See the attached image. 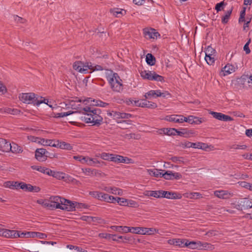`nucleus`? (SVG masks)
<instances>
[{
    "label": "nucleus",
    "instance_id": "nucleus-1",
    "mask_svg": "<svg viewBox=\"0 0 252 252\" xmlns=\"http://www.w3.org/2000/svg\"><path fill=\"white\" fill-rule=\"evenodd\" d=\"M83 110L85 112V116L81 117L86 123H91L92 126H99L102 123L103 118L100 115L101 110L99 108L86 106Z\"/></svg>",
    "mask_w": 252,
    "mask_h": 252
},
{
    "label": "nucleus",
    "instance_id": "nucleus-2",
    "mask_svg": "<svg viewBox=\"0 0 252 252\" xmlns=\"http://www.w3.org/2000/svg\"><path fill=\"white\" fill-rule=\"evenodd\" d=\"M106 78L113 91L121 92L123 91L122 81L117 73L109 71L106 73Z\"/></svg>",
    "mask_w": 252,
    "mask_h": 252
},
{
    "label": "nucleus",
    "instance_id": "nucleus-3",
    "mask_svg": "<svg viewBox=\"0 0 252 252\" xmlns=\"http://www.w3.org/2000/svg\"><path fill=\"white\" fill-rule=\"evenodd\" d=\"M99 237L105 238L109 240H113L118 243L132 244L135 241V238L131 235L121 236L106 233H101L98 235Z\"/></svg>",
    "mask_w": 252,
    "mask_h": 252
},
{
    "label": "nucleus",
    "instance_id": "nucleus-4",
    "mask_svg": "<svg viewBox=\"0 0 252 252\" xmlns=\"http://www.w3.org/2000/svg\"><path fill=\"white\" fill-rule=\"evenodd\" d=\"M73 68L74 70L84 74L88 72V69L93 71L102 70L103 69L102 66L100 65L93 66L91 63H83L81 61L75 62L73 63Z\"/></svg>",
    "mask_w": 252,
    "mask_h": 252
},
{
    "label": "nucleus",
    "instance_id": "nucleus-5",
    "mask_svg": "<svg viewBox=\"0 0 252 252\" xmlns=\"http://www.w3.org/2000/svg\"><path fill=\"white\" fill-rule=\"evenodd\" d=\"M39 96L35 95L34 93H21L19 94V99L24 103L30 104L32 103L34 105H39L45 102L46 99L44 98L43 100H39ZM40 99H42V97H40Z\"/></svg>",
    "mask_w": 252,
    "mask_h": 252
},
{
    "label": "nucleus",
    "instance_id": "nucleus-6",
    "mask_svg": "<svg viewBox=\"0 0 252 252\" xmlns=\"http://www.w3.org/2000/svg\"><path fill=\"white\" fill-rule=\"evenodd\" d=\"M49 201L52 202L54 205L55 209H60L63 210H65L64 208L67 207L66 204L69 203V200L59 196L50 197Z\"/></svg>",
    "mask_w": 252,
    "mask_h": 252
},
{
    "label": "nucleus",
    "instance_id": "nucleus-7",
    "mask_svg": "<svg viewBox=\"0 0 252 252\" xmlns=\"http://www.w3.org/2000/svg\"><path fill=\"white\" fill-rule=\"evenodd\" d=\"M141 76L144 79L154 80L159 82H164V77L158 75L155 71L149 70H143L140 72Z\"/></svg>",
    "mask_w": 252,
    "mask_h": 252
},
{
    "label": "nucleus",
    "instance_id": "nucleus-8",
    "mask_svg": "<svg viewBox=\"0 0 252 252\" xmlns=\"http://www.w3.org/2000/svg\"><path fill=\"white\" fill-rule=\"evenodd\" d=\"M90 194L95 198L109 203L116 202L115 197L98 191H91Z\"/></svg>",
    "mask_w": 252,
    "mask_h": 252
},
{
    "label": "nucleus",
    "instance_id": "nucleus-9",
    "mask_svg": "<svg viewBox=\"0 0 252 252\" xmlns=\"http://www.w3.org/2000/svg\"><path fill=\"white\" fill-rule=\"evenodd\" d=\"M185 245L191 249L202 250L208 249L209 247L210 244L207 243H202L200 241L189 242V241H186L185 242Z\"/></svg>",
    "mask_w": 252,
    "mask_h": 252
},
{
    "label": "nucleus",
    "instance_id": "nucleus-10",
    "mask_svg": "<svg viewBox=\"0 0 252 252\" xmlns=\"http://www.w3.org/2000/svg\"><path fill=\"white\" fill-rule=\"evenodd\" d=\"M235 208L239 210H246L252 208V200L248 198H243L239 201L235 205Z\"/></svg>",
    "mask_w": 252,
    "mask_h": 252
},
{
    "label": "nucleus",
    "instance_id": "nucleus-11",
    "mask_svg": "<svg viewBox=\"0 0 252 252\" xmlns=\"http://www.w3.org/2000/svg\"><path fill=\"white\" fill-rule=\"evenodd\" d=\"M50 153L45 149H37L35 152V158L39 161H44L49 156Z\"/></svg>",
    "mask_w": 252,
    "mask_h": 252
},
{
    "label": "nucleus",
    "instance_id": "nucleus-12",
    "mask_svg": "<svg viewBox=\"0 0 252 252\" xmlns=\"http://www.w3.org/2000/svg\"><path fill=\"white\" fill-rule=\"evenodd\" d=\"M67 207L64 209L67 211H73L75 210V208H87L88 205L83 203H79L77 202H72L69 200V203L66 204Z\"/></svg>",
    "mask_w": 252,
    "mask_h": 252
},
{
    "label": "nucleus",
    "instance_id": "nucleus-13",
    "mask_svg": "<svg viewBox=\"0 0 252 252\" xmlns=\"http://www.w3.org/2000/svg\"><path fill=\"white\" fill-rule=\"evenodd\" d=\"M144 36L147 39H156L160 36V34L156 30L152 28H145L143 29Z\"/></svg>",
    "mask_w": 252,
    "mask_h": 252
},
{
    "label": "nucleus",
    "instance_id": "nucleus-14",
    "mask_svg": "<svg viewBox=\"0 0 252 252\" xmlns=\"http://www.w3.org/2000/svg\"><path fill=\"white\" fill-rule=\"evenodd\" d=\"M112 158V159H111V161H113L115 163H132V159L131 158L118 155L114 154V156Z\"/></svg>",
    "mask_w": 252,
    "mask_h": 252
},
{
    "label": "nucleus",
    "instance_id": "nucleus-15",
    "mask_svg": "<svg viewBox=\"0 0 252 252\" xmlns=\"http://www.w3.org/2000/svg\"><path fill=\"white\" fill-rule=\"evenodd\" d=\"M21 185V189L26 191L38 192L40 190V188L39 187L33 186L31 184H27L24 183Z\"/></svg>",
    "mask_w": 252,
    "mask_h": 252
},
{
    "label": "nucleus",
    "instance_id": "nucleus-16",
    "mask_svg": "<svg viewBox=\"0 0 252 252\" xmlns=\"http://www.w3.org/2000/svg\"><path fill=\"white\" fill-rule=\"evenodd\" d=\"M162 197L171 199H180L182 197V195L180 193H177L174 192L162 190Z\"/></svg>",
    "mask_w": 252,
    "mask_h": 252
},
{
    "label": "nucleus",
    "instance_id": "nucleus-17",
    "mask_svg": "<svg viewBox=\"0 0 252 252\" xmlns=\"http://www.w3.org/2000/svg\"><path fill=\"white\" fill-rule=\"evenodd\" d=\"M165 120L168 122H174L176 123H183V115H171L167 116Z\"/></svg>",
    "mask_w": 252,
    "mask_h": 252
},
{
    "label": "nucleus",
    "instance_id": "nucleus-18",
    "mask_svg": "<svg viewBox=\"0 0 252 252\" xmlns=\"http://www.w3.org/2000/svg\"><path fill=\"white\" fill-rule=\"evenodd\" d=\"M10 143L3 138H0V151L3 152H9Z\"/></svg>",
    "mask_w": 252,
    "mask_h": 252
},
{
    "label": "nucleus",
    "instance_id": "nucleus-19",
    "mask_svg": "<svg viewBox=\"0 0 252 252\" xmlns=\"http://www.w3.org/2000/svg\"><path fill=\"white\" fill-rule=\"evenodd\" d=\"M9 147H10L9 151L14 154L22 153L23 151V148L15 143H12V144L10 143Z\"/></svg>",
    "mask_w": 252,
    "mask_h": 252
},
{
    "label": "nucleus",
    "instance_id": "nucleus-20",
    "mask_svg": "<svg viewBox=\"0 0 252 252\" xmlns=\"http://www.w3.org/2000/svg\"><path fill=\"white\" fill-rule=\"evenodd\" d=\"M214 195L220 198L226 199L229 197L230 194L226 190H216Z\"/></svg>",
    "mask_w": 252,
    "mask_h": 252
},
{
    "label": "nucleus",
    "instance_id": "nucleus-21",
    "mask_svg": "<svg viewBox=\"0 0 252 252\" xmlns=\"http://www.w3.org/2000/svg\"><path fill=\"white\" fill-rule=\"evenodd\" d=\"M38 142L44 146H49L53 147H56V141H55V140L42 138L40 139V140L38 141Z\"/></svg>",
    "mask_w": 252,
    "mask_h": 252
},
{
    "label": "nucleus",
    "instance_id": "nucleus-22",
    "mask_svg": "<svg viewBox=\"0 0 252 252\" xmlns=\"http://www.w3.org/2000/svg\"><path fill=\"white\" fill-rule=\"evenodd\" d=\"M56 147L65 150H71L72 148V146L70 144L65 142H60L58 140L56 141Z\"/></svg>",
    "mask_w": 252,
    "mask_h": 252
},
{
    "label": "nucleus",
    "instance_id": "nucleus-23",
    "mask_svg": "<svg viewBox=\"0 0 252 252\" xmlns=\"http://www.w3.org/2000/svg\"><path fill=\"white\" fill-rule=\"evenodd\" d=\"M111 13L117 17H120L126 13V11L118 8H114L110 10Z\"/></svg>",
    "mask_w": 252,
    "mask_h": 252
},
{
    "label": "nucleus",
    "instance_id": "nucleus-24",
    "mask_svg": "<svg viewBox=\"0 0 252 252\" xmlns=\"http://www.w3.org/2000/svg\"><path fill=\"white\" fill-rule=\"evenodd\" d=\"M222 71L224 72V75H226L234 72L235 71V67L231 64L227 63L223 68Z\"/></svg>",
    "mask_w": 252,
    "mask_h": 252
},
{
    "label": "nucleus",
    "instance_id": "nucleus-25",
    "mask_svg": "<svg viewBox=\"0 0 252 252\" xmlns=\"http://www.w3.org/2000/svg\"><path fill=\"white\" fill-rule=\"evenodd\" d=\"M16 233V230L4 229L3 235H2V236L5 238H14L16 236L15 235Z\"/></svg>",
    "mask_w": 252,
    "mask_h": 252
},
{
    "label": "nucleus",
    "instance_id": "nucleus-26",
    "mask_svg": "<svg viewBox=\"0 0 252 252\" xmlns=\"http://www.w3.org/2000/svg\"><path fill=\"white\" fill-rule=\"evenodd\" d=\"M176 135L177 134L181 136H184L185 137H188L190 134H193L192 131H188L186 129H182L181 131H179L176 129Z\"/></svg>",
    "mask_w": 252,
    "mask_h": 252
},
{
    "label": "nucleus",
    "instance_id": "nucleus-27",
    "mask_svg": "<svg viewBox=\"0 0 252 252\" xmlns=\"http://www.w3.org/2000/svg\"><path fill=\"white\" fill-rule=\"evenodd\" d=\"M80 219L82 220L87 221L89 223H91L92 222H96L100 220V219L98 217H93L87 216H83L81 217Z\"/></svg>",
    "mask_w": 252,
    "mask_h": 252
},
{
    "label": "nucleus",
    "instance_id": "nucleus-28",
    "mask_svg": "<svg viewBox=\"0 0 252 252\" xmlns=\"http://www.w3.org/2000/svg\"><path fill=\"white\" fill-rule=\"evenodd\" d=\"M162 190H161L148 191L146 195L150 196H153L156 198H160L162 197Z\"/></svg>",
    "mask_w": 252,
    "mask_h": 252
},
{
    "label": "nucleus",
    "instance_id": "nucleus-29",
    "mask_svg": "<svg viewBox=\"0 0 252 252\" xmlns=\"http://www.w3.org/2000/svg\"><path fill=\"white\" fill-rule=\"evenodd\" d=\"M146 61L148 64L154 65L156 63V58L152 54L148 53L146 57Z\"/></svg>",
    "mask_w": 252,
    "mask_h": 252
},
{
    "label": "nucleus",
    "instance_id": "nucleus-30",
    "mask_svg": "<svg viewBox=\"0 0 252 252\" xmlns=\"http://www.w3.org/2000/svg\"><path fill=\"white\" fill-rule=\"evenodd\" d=\"M142 107L149 108H155L157 107L156 103L151 102L147 100H142Z\"/></svg>",
    "mask_w": 252,
    "mask_h": 252
},
{
    "label": "nucleus",
    "instance_id": "nucleus-31",
    "mask_svg": "<svg viewBox=\"0 0 252 252\" xmlns=\"http://www.w3.org/2000/svg\"><path fill=\"white\" fill-rule=\"evenodd\" d=\"M116 202H117L120 205L127 206H129L128 200L124 198H120L119 197H115Z\"/></svg>",
    "mask_w": 252,
    "mask_h": 252
},
{
    "label": "nucleus",
    "instance_id": "nucleus-32",
    "mask_svg": "<svg viewBox=\"0 0 252 252\" xmlns=\"http://www.w3.org/2000/svg\"><path fill=\"white\" fill-rule=\"evenodd\" d=\"M160 170L157 169L148 170V172L150 175L156 177H161L162 172H160Z\"/></svg>",
    "mask_w": 252,
    "mask_h": 252
},
{
    "label": "nucleus",
    "instance_id": "nucleus-33",
    "mask_svg": "<svg viewBox=\"0 0 252 252\" xmlns=\"http://www.w3.org/2000/svg\"><path fill=\"white\" fill-rule=\"evenodd\" d=\"M81 102V99L76 98L75 100H72L70 101L69 105L73 109H77L80 106L79 104H76L75 103H80Z\"/></svg>",
    "mask_w": 252,
    "mask_h": 252
},
{
    "label": "nucleus",
    "instance_id": "nucleus-34",
    "mask_svg": "<svg viewBox=\"0 0 252 252\" xmlns=\"http://www.w3.org/2000/svg\"><path fill=\"white\" fill-rule=\"evenodd\" d=\"M232 11V8H231L230 10L227 11L225 12V14L224 16L222 17L221 22L223 24H226L228 20L230 17V15L231 14Z\"/></svg>",
    "mask_w": 252,
    "mask_h": 252
},
{
    "label": "nucleus",
    "instance_id": "nucleus-35",
    "mask_svg": "<svg viewBox=\"0 0 252 252\" xmlns=\"http://www.w3.org/2000/svg\"><path fill=\"white\" fill-rule=\"evenodd\" d=\"M205 53V56H215L216 50L212 47L209 46L206 48Z\"/></svg>",
    "mask_w": 252,
    "mask_h": 252
},
{
    "label": "nucleus",
    "instance_id": "nucleus-36",
    "mask_svg": "<svg viewBox=\"0 0 252 252\" xmlns=\"http://www.w3.org/2000/svg\"><path fill=\"white\" fill-rule=\"evenodd\" d=\"M111 193L115 195H122L123 191L121 189L113 187L112 188Z\"/></svg>",
    "mask_w": 252,
    "mask_h": 252
},
{
    "label": "nucleus",
    "instance_id": "nucleus-37",
    "mask_svg": "<svg viewBox=\"0 0 252 252\" xmlns=\"http://www.w3.org/2000/svg\"><path fill=\"white\" fill-rule=\"evenodd\" d=\"M114 156V154H108L106 153H103L100 155V157L104 160H110L111 161L113 157Z\"/></svg>",
    "mask_w": 252,
    "mask_h": 252
},
{
    "label": "nucleus",
    "instance_id": "nucleus-38",
    "mask_svg": "<svg viewBox=\"0 0 252 252\" xmlns=\"http://www.w3.org/2000/svg\"><path fill=\"white\" fill-rule=\"evenodd\" d=\"M161 177L164 178L166 180H172L173 179L172 172L167 171L164 173H162Z\"/></svg>",
    "mask_w": 252,
    "mask_h": 252
},
{
    "label": "nucleus",
    "instance_id": "nucleus-39",
    "mask_svg": "<svg viewBox=\"0 0 252 252\" xmlns=\"http://www.w3.org/2000/svg\"><path fill=\"white\" fill-rule=\"evenodd\" d=\"M176 243H175V246H179L180 248H184L186 247L185 245V242L186 241H188L187 239H176Z\"/></svg>",
    "mask_w": 252,
    "mask_h": 252
},
{
    "label": "nucleus",
    "instance_id": "nucleus-40",
    "mask_svg": "<svg viewBox=\"0 0 252 252\" xmlns=\"http://www.w3.org/2000/svg\"><path fill=\"white\" fill-rule=\"evenodd\" d=\"M215 56H205V60L209 65H212L215 63Z\"/></svg>",
    "mask_w": 252,
    "mask_h": 252
},
{
    "label": "nucleus",
    "instance_id": "nucleus-41",
    "mask_svg": "<svg viewBox=\"0 0 252 252\" xmlns=\"http://www.w3.org/2000/svg\"><path fill=\"white\" fill-rule=\"evenodd\" d=\"M165 130L166 135L171 136V135H175L176 131V129L175 128H166Z\"/></svg>",
    "mask_w": 252,
    "mask_h": 252
},
{
    "label": "nucleus",
    "instance_id": "nucleus-42",
    "mask_svg": "<svg viewBox=\"0 0 252 252\" xmlns=\"http://www.w3.org/2000/svg\"><path fill=\"white\" fill-rule=\"evenodd\" d=\"M82 163H87L89 165H92V158H90L88 157H84L82 156Z\"/></svg>",
    "mask_w": 252,
    "mask_h": 252
},
{
    "label": "nucleus",
    "instance_id": "nucleus-43",
    "mask_svg": "<svg viewBox=\"0 0 252 252\" xmlns=\"http://www.w3.org/2000/svg\"><path fill=\"white\" fill-rule=\"evenodd\" d=\"M194 116L190 115L188 117H185L183 116V123L184 122L189 123L190 124H193Z\"/></svg>",
    "mask_w": 252,
    "mask_h": 252
},
{
    "label": "nucleus",
    "instance_id": "nucleus-44",
    "mask_svg": "<svg viewBox=\"0 0 252 252\" xmlns=\"http://www.w3.org/2000/svg\"><path fill=\"white\" fill-rule=\"evenodd\" d=\"M64 173L60 172H55L53 171V173L51 176L56 178L59 179H63L64 178Z\"/></svg>",
    "mask_w": 252,
    "mask_h": 252
},
{
    "label": "nucleus",
    "instance_id": "nucleus-45",
    "mask_svg": "<svg viewBox=\"0 0 252 252\" xmlns=\"http://www.w3.org/2000/svg\"><path fill=\"white\" fill-rule=\"evenodd\" d=\"M146 235H153L154 233H158V229L154 228H146Z\"/></svg>",
    "mask_w": 252,
    "mask_h": 252
},
{
    "label": "nucleus",
    "instance_id": "nucleus-46",
    "mask_svg": "<svg viewBox=\"0 0 252 252\" xmlns=\"http://www.w3.org/2000/svg\"><path fill=\"white\" fill-rule=\"evenodd\" d=\"M210 114H211L215 119L220 121L221 120L222 117L223 115L222 113L211 111L210 112Z\"/></svg>",
    "mask_w": 252,
    "mask_h": 252
},
{
    "label": "nucleus",
    "instance_id": "nucleus-47",
    "mask_svg": "<svg viewBox=\"0 0 252 252\" xmlns=\"http://www.w3.org/2000/svg\"><path fill=\"white\" fill-rule=\"evenodd\" d=\"M93 101L94 102H95V103L93 104V105H95V106L105 107L109 105L108 103H107L106 102H103L102 101L99 100H96L95 101L94 100Z\"/></svg>",
    "mask_w": 252,
    "mask_h": 252
},
{
    "label": "nucleus",
    "instance_id": "nucleus-48",
    "mask_svg": "<svg viewBox=\"0 0 252 252\" xmlns=\"http://www.w3.org/2000/svg\"><path fill=\"white\" fill-rule=\"evenodd\" d=\"M74 112L72 111H69L67 112H62V113H58L56 114L55 117L56 118H63L64 117H66L67 116H69L72 114H73Z\"/></svg>",
    "mask_w": 252,
    "mask_h": 252
},
{
    "label": "nucleus",
    "instance_id": "nucleus-49",
    "mask_svg": "<svg viewBox=\"0 0 252 252\" xmlns=\"http://www.w3.org/2000/svg\"><path fill=\"white\" fill-rule=\"evenodd\" d=\"M246 8L244 7L243 9L241 11L240 17L239 19V22H245V16L246 14Z\"/></svg>",
    "mask_w": 252,
    "mask_h": 252
},
{
    "label": "nucleus",
    "instance_id": "nucleus-50",
    "mask_svg": "<svg viewBox=\"0 0 252 252\" xmlns=\"http://www.w3.org/2000/svg\"><path fill=\"white\" fill-rule=\"evenodd\" d=\"M247 146L246 145H236L234 144L230 147V149H233L235 150L237 149H242V150H245L247 149Z\"/></svg>",
    "mask_w": 252,
    "mask_h": 252
},
{
    "label": "nucleus",
    "instance_id": "nucleus-51",
    "mask_svg": "<svg viewBox=\"0 0 252 252\" xmlns=\"http://www.w3.org/2000/svg\"><path fill=\"white\" fill-rule=\"evenodd\" d=\"M171 160L173 162L177 163L184 162L183 158H182V157H173L171 158Z\"/></svg>",
    "mask_w": 252,
    "mask_h": 252
},
{
    "label": "nucleus",
    "instance_id": "nucleus-52",
    "mask_svg": "<svg viewBox=\"0 0 252 252\" xmlns=\"http://www.w3.org/2000/svg\"><path fill=\"white\" fill-rule=\"evenodd\" d=\"M42 205L49 209H55L54 205L52 202H42Z\"/></svg>",
    "mask_w": 252,
    "mask_h": 252
},
{
    "label": "nucleus",
    "instance_id": "nucleus-53",
    "mask_svg": "<svg viewBox=\"0 0 252 252\" xmlns=\"http://www.w3.org/2000/svg\"><path fill=\"white\" fill-rule=\"evenodd\" d=\"M129 102H130L131 104L134 105L135 106L142 107V101L129 100Z\"/></svg>",
    "mask_w": 252,
    "mask_h": 252
},
{
    "label": "nucleus",
    "instance_id": "nucleus-54",
    "mask_svg": "<svg viewBox=\"0 0 252 252\" xmlns=\"http://www.w3.org/2000/svg\"><path fill=\"white\" fill-rule=\"evenodd\" d=\"M67 248L70 250H75L77 252H81L82 249L77 246H73L72 245H67Z\"/></svg>",
    "mask_w": 252,
    "mask_h": 252
},
{
    "label": "nucleus",
    "instance_id": "nucleus-55",
    "mask_svg": "<svg viewBox=\"0 0 252 252\" xmlns=\"http://www.w3.org/2000/svg\"><path fill=\"white\" fill-rule=\"evenodd\" d=\"M155 90H151L145 94V97L146 98L150 99L152 96H155Z\"/></svg>",
    "mask_w": 252,
    "mask_h": 252
},
{
    "label": "nucleus",
    "instance_id": "nucleus-56",
    "mask_svg": "<svg viewBox=\"0 0 252 252\" xmlns=\"http://www.w3.org/2000/svg\"><path fill=\"white\" fill-rule=\"evenodd\" d=\"M15 235H16L15 238H18V237L26 238L27 235H26V232H21V231L16 230V233Z\"/></svg>",
    "mask_w": 252,
    "mask_h": 252
},
{
    "label": "nucleus",
    "instance_id": "nucleus-57",
    "mask_svg": "<svg viewBox=\"0 0 252 252\" xmlns=\"http://www.w3.org/2000/svg\"><path fill=\"white\" fill-rule=\"evenodd\" d=\"M224 5V3L223 1H221L220 3H218L215 6V9L217 11V12H219L220 11H221L223 8L222 7Z\"/></svg>",
    "mask_w": 252,
    "mask_h": 252
},
{
    "label": "nucleus",
    "instance_id": "nucleus-58",
    "mask_svg": "<svg viewBox=\"0 0 252 252\" xmlns=\"http://www.w3.org/2000/svg\"><path fill=\"white\" fill-rule=\"evenodd\" d=\"M7 92V89L6 86L0 81V93L2 94H5Z\"/></svg>",
    "mask_w": 252,
    "mask_h": 252
},
{
    "label": "nucleus",
    "instance_id": "nucleus-59",
    "mask_svg": "<svg viewBox=\"0 0 252 252\" xmlns=\"http://www.w3.org/2000/svg\"><path fill=\"white\" fill-rule=\"evenodd\" d=\"M22 184H24V182H12L11 186L14 187L16 189H21V185H22Z\"/></svg>",
    "mask_w": 252,
    "mask_h": 252
},
{
    "label": "nucleus",
    "instance_id": "nucleus-60",
    "mask_svg": "<svg viewBox=\"0 0 252 252\" xmlns=\"http://www.w3.org/2000/svg\"><path fill=\"white\" fill-rule=\"evenodd\" d=\"M26 238H34L37 236L36 232H26Z\"/></svg>",
    "mask_w": 252,
    "mask_h": 252
},
{
    "label": "nucleus",
    "instance_id": "nucleus-61",
    "mask_svg": "<svg viewBox=\"0 0 252 252\" xmlns=\"http://www.w3.org/2000/svg\"><path fill=\"white\" fill-rule=\"evenodd\" d=\"M53 173V170L50 169L49 168H46L45 167H43V173L49 176H51Z\"/></svg>",
    "mask_w": 252,
    "mask_h": 252
},
{
    "label": "nucleus",
    "instance_id": "nucleus-62",
    "mask_svg": "<svg viewBox=\"0 0 252 252\" xmlns=\"http://www.w3.org/2000/svg\"><path fill=\"white\" fill-rule=\"evenodd\" d=\"M233 120V118L232 117H231L230 116L226 115L223 114L221 121H223L224 122H227V121H231Z\"/></svg>",
    "mask_w": 252,
    "mask_h": 252
},
{
    "label": "nucleus",
    "instance_id": "nucleus-63",
    "mask_svg": "<svg viewBox=\"0 0 252 252\" xmlns=\"http://www.w3.org/2000/svg\"><path fill=\"white\" fill-rule=\"evenodd\" d=\"M31 168L33 170H37L40 172H41L43 173V167L40 166H36V165H32L31 166Z\"/></svg>",
    "mask_w": 252,
    "mask_h": 252
},
{
    "label": "nucleus",
    "instance_id": "nucleus-64",
    "mask_svg": "<svg viewBox=\"0 0 252 252\" xmlns=\"http://www.w3.org/2000/svg\"><path fill=\"white\" fill-rule=\"evenodd\" d=\"M82 170L86 175L89 176L93 174V171L91 168H82Z\"/></svg>",
    "mask_w": 252,
    "mask_h": 252
}]
</instances>
